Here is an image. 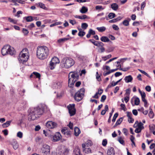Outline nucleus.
Returning <instances> with one entry per match:
<instances>
[{"instance_id": "9d476101", "label": "nucleus", "mask_w": 155, "mask_h": 155, "mask_svg": "<svg viewBox=\"0 0 155 155\" xmlns=\"http://www.w3.org/2000/svg\"><path fill=\"white\" fill-rule=\"evenodd\" d=\"M67 108L68 109L69 112L71 116L74 115L76 112V110L75 108V105L74 104H69Z\"/></svg>"}, {"instance_id": "680f3d73", "label": "nucleus", "mask_w": 155, "mask_h": 155, "mask_svg": "<svg viewBox=\"0 0 155 155\" xmlns=\"http://www.w3.org/2000/svg\"><path fill=\"white\" fill-rule=\"evenodd\" d=\"M69 22L72 25H74L76 23V22L75 20H69Z\"/></svg>"}, {"instance_id": "09e8293b", "label": "nucleus", "mask_w": 155, "mask_h": 155, "mask_svg": "<svg viewBox=\"0 0 155 155\" xmlns=\"http://www.w3.org/2000/svg\"><path fill=\"white\" fill-rule=\"evenodd\" d=\"M89 34L91 35H94L95 34V31L91 29H90L88 31Z\"/></svg>"}, {"instance_id": "ea45409f", "label": "nucleus", "mask_w": 155, "mask_h": 155, "mask_svg": "<svg viewBox=\"0 0 155 155\" xmlns=\"http://www.w3.org/2000/svg\"><path fill=\"white\" fill-rule=\"evenodd\" d=\"M122 23L123 25L125 26H128L129 25V21L127 20H125L123 21Z\"/></svg>"}, {"instance_id": "9b49d317", "label": "nucleus", "mask_w": 155, "mask_h": 155, "mask_svg": "<svg viewBox=\"0 0 155 155\" xmlns=\"http://www.w3.org/2000/svg\"><path fill=\"white\" fill-rule=\"evenodd\" d=\"M46 126L49 129H53L57 127V124L52 121H48L46 123Z\"/></svg>"}, {"instance_id": "de8ad7c7", "label": "nucleus", "mask_w": 155, "mask_h": 155, "mask_svg": "<svg viewBox=\"0 0 155 155\" xmlns=\"http://www.w3.org/2000/svg\"><path fill=\"white\" fill-rule=\"evenodd\" d=\"M97 45H96V46H100L101 47H103L104 45L102 42H101L97 41Z\"/></svg>"}, {"instance_id": "f8f14e48", "label": "nucleus", "mask_w": 155, "mask_h": 155, "mask_svg": "<svg viewBox=\"0 0 155 155\" xmlns=\"http://www.w3.org/2000/svg\"><path fill=\"white\" fill-rule=\"evenodd\" d=\"M61 138V136L60 133L57 132L53 136L52 140L55 142L60 140Z\"/></svg>"}, {"instance_id": "412c9836", "label": "nucleus", "mask_w": 155, "mask_h": 155, "mask_svg": "<svg viewBox=\"0 0 155 155\" xmlns=\"http://www.w3.org/2000/svg\"><path fill=\"white\" fill-rule=\"evenodd\" d=\"M111 8L114 10L116 11L118 8V6L117 4L115 3H113L111 5Z\"/></svg>"}, {"instance_id": "338daca9", "label": "nucleus", "mask_w": 155, "mask_h": 155, "mask_svg": "<svg viewBox=\"0 0 155 155\" xmlns=\"http://www.w3.org/2000/svg\"><path fill=\"white\" fill-rule=\"evenodd\" d=\"M145 89L148 92H150V91L151 90V87L149 86H147L145 87Z\"/></svg>"}, {"instance_id": "6ab92c4d", "label": "nucleus", "mask_w": 155, "mask_h": 155, "mask_svg": "<svg viewBox=\"0 0 155 155\" xmlns=\"http://www.w3.org/2000/svg\"><path fill=\"white\" fill-rule=\"evenodd\" d=\"M74 135L76 136H78L80 133L81 131L79 129L78 127H75L74 129Z\"/></svg>"}, {"instance_id": "c9c22d12", "label": "nucleus", "mask_w": 155, "mask_h": 155, "mask_svg": "<svg viewBox=\"0 0 155 155\" xmlns=\"http://www.w3.org/2000/svg\"><path fill=\"white\" fill-rule=\"evenodd\" d=\"M33 74H34V75H35L36 78H40L41 75L40 73L36 72H33Z\"/></svg>"}, {"instance_id": "3c124183", "label": "nucleus", "mask_w": 155, "mask_h": 155, "mask_svg": "<svg viewBox=\"0 0 155 155\" xmlns=\"http://www.w3.org/2000/svg\"><path fill=\"white\" fill-rule=\"evenodd\" d=\"M106 98V97L105 95H103L101 98V102H104Z\"/></svg>"}, {"instance_id": "e2e57ef3", "label": "nucleus", "mask_w": 155, "mask_h": 155, "mask_svg": "<svg viewBox=\"0 0 155 155\" xmlns=\"http://www.w3.org/2000/svg\"><path fill=\"white\" fill-rule=\"evenodd\" d=\"M127 116L128 118L132 117V114L131 112H127Z\"/></svg>"}, {"instance_id": "864d4df0", "label": "nucleus", "mask_w": 155, "mask_h": 155, "mask_svg": "<svg viewBox=\"0 0 155 155\" xmlns=\"http://www.w3.org/2000/svg\"><path fill=\"white\" fill-rule=\"evenodd\" d=\"M96 78L98 81H100L101 80V78H100V76L98 74V72H96Z\"/></svg>"}, {"instance_id": "c85d7f7f", "label": "nucleus", "mask_w": 155, "mask_h": 155, "mask_svg": "<svg viewBox=\"0 0 155 155\" xmlns=\"http://www.w3.org/2000/svg\"><path fill=\"white\" fill-rule=\"evenodd\" d=\"M97 29L100 32H102L106 30L105 27L103 26L100 27H97Z\"/></svg>"}, {"instance_id": "f704fd0d", "label": "nucleus", "mask_w": 155, "mask_h": 155, "mask_svg": "<svg viewBox=\"0 0 155 155\" xmlns=\"http://www.w3.org/2000/svg\"><path fill=\"white\" fill-rule=\"evenodd\" d=\"M137 125L138 127L137 128H139V129H140L142 130V129L144 128L143 124L142 122H140Z\"/></svg>"}, {"instance_id": "1a4fd4ad", "label": "nucleus", "mask_w": 155, "mask_h": 155, "mask_svg": "<svg viewBox=\"0 0 155 155\" xmlns=\"http://www.w3.org/2000/svg\"><path fill=\"white\" fill-rule=\"evenodd\" d=\"M60 61L59 59L56 57H53L50 62V67L51 70H52L54 68L56 64L59 63Z\"/></svg>"}, {"instance_id": "052dcab7", "label": "nucleus", "mask_w": 155, "mask_h": 155, "mask_svg": "<svg viewBox=\"0 0 155 155\" xmlns=\"http://www.w3.org/2000/svg\"><path fill=\"white\" fill-rule=\"evenodd\" d=\"M8 19L10 22H12L14 24H15L16 23V21L13 19L9 18Z\"/></svg>"}, {"instance_id": "0e129e2a", "label": "nucleus", "mask_w": 155, "mask_h": 155, "mask_svg": "<svg viewBox=\"0 0 155 155\" xmlns=\"http://www.w3.org/2000/svg\"><path fill=\"white\" fill-rule=\"evenodd\" d=\"M146 5V3L145 2H143L141 4V9L143 10L144 7H145Z\"/></svg>"}, {"instance_id": "13d9d810", "label": "nucleus", "mask_w": 155, "mask_h": 155, "mask_svg": "<svg viewBox=\"0 0 155 155\" xmlns=\"http://www.w3.org/2000/svg\"><path fill=\"white\" fill-rule=\"evenodd\" d=\"M80 19H84L88 18L87 16L86 15H84L82 16H80Z\"/></svg>"}, {"instance_id": "c03bdc74", "label": "nucleus", "mask_w": 155, "mask_h": 155, "mask_svg": "<svg viewBox=\"0 0 155 155\" xmlns=\"http://www.w3.org/2000/svg\"><path fill=\"white\" fill-rule=\"evenodd\" d=\"M138 70L140 71L141 73H142V74H144V75H146L149 78H150V76L149 75V74H147V73H146L145 71H143V70H141L139 69H138Z\"/></svg>"}, {"instance_id": "393cba45", "label": "nucleus", "mask_w": 155, "mask_h": 155, "mask_svg": "<svg viewBox=\"0 0 155 155\" xmlns=\"http://www.w3.org/2000/svg\"><path fill=\"white\" fill-rule=\"evenodd\" d=\"M74 152L76 155H80V149L78 147H76L74 150Z\"/></svg>"}, {"instance_id": "49530a36", "label": "nucleus", "mask_w": 155, "mask_h": 155, "mask_svg": "<svg viewBox=\"0 0 155 155\" xmlns=\"http://www.w3.org/2000/svg\"><path fill=\"white\" fill-rule=\"evenodd\" d=\"M111 57V54H109L106 56L102 57V58L104 59V61H105L107 59L110 58Z\"/></svg>"}, {"instance_id": "603ef678", "label": "nucleus", "mask_w": 155, "mask_h": 155, "mask_svg": "<svg viewBox=\"0 0 155 155\" xmlns=\"http://www.w3.org/2000/svg\"><path fill=\"white\" fill-rule=\"evenodd\" d=\"M22 32L25 35H27L29 33L27 29L25 28L23 29Z\"/></svg>"}, {"instance_id": "a211bd4d", "label": "nucleus", "mask_w": 155, "mask_h": 155, "mask_svg": "<svg viewBox=\"0 0 155 155\" xmlns=\"http://www.w3.org/2000/svg\"><path fill=\"white\" fill-rule=\"evenodd\" d=\"M41 107L42 109L41 110H43V113L45 111H47L49 110L47 106L45 104H41Z\"/></svg>"}, {"instance_id": "20e7f679", "label": "nucleus", "mask_w": 155, "mask_h": 155, "mask_svg": "<svg viewBox=\"0 0 155 155\" xmlns=\"http://www.w3.org/2000/svg\"><path fill=\"white\" fill-rule=\"evenodd\" d=\"M29 58V53L28 49L25 48L22 49L19 54L18 59L22 63L26 62Z\"/></svg>"}, {"instance_id": "e433bc0d", "label": "nucleus", "mask_w": 155, "mask_h": 155, "mask_svg": "<svg viewBox=\"0 0 155 155\" xmlns=\"http://www.w3.org/2000/svg\"><path fill=\"white\" fill-rule=\"evenodd\" d=\"M108 16L110 19H112L115 17V14L114 13H110L109 14Z\"/></svg>"}, {"instance_id": "37998d69", "label": "nucleus", "mask_w": 155, "mask_h": 155, "mask_svg": "<svg viewBox=\"0 0 155 155\" xmlns=\"http://www.w3.org/2000/svg\"><path fill=\"white\" fill-rule=\"evenodd\" d=\"M17 136L19 138H21L23 137V134L21 132L19 131L17 133Z\"/></svg>"}, {"instance_id": "c756f323", "label": "nucleus", "mask_w": 155, "mask_h": 155, "mask_svg": "<svg viewBox=\"0 0 155 155\" xmlns=\"http://www.w3.org/2000/svg\"><path fill=\"white\" fill-rule=\"evenodd\" d=\"M69 39V38H64L60 39L58 40V42L59 43H61L64 42L65 41H67Z\"/></svg>"}, {"instance_id": "5fc2aeb1", "label": "nucleus", "mask_w": 155, "mask_h": 155, "mask_svg": "<svg viewBox=\"0 0 155 155\" xmlns=\"http://www.w3.org/2000/svg\"><path fill=\"white\" fill-rule=\"evenodd\" d=\"M121 107V109L123 110L124 111L126 110V107L124 104H121L120 105Z\"/></svg>"}, {"instance_id": "bf43d9fd", "label": "nucleus", "mask_w": 155, "mask_h": 155, "mask_svg": "<svg viewBox=\"0 0 155 155\" xmlns=\"http://www.w3.org/2000/svg\"><path fill=\"white\" fill-rule=\"evenodd\" d=\"M89 41L92 43L94 45H97V41H94L93 39H90Z\"/></svg>"}, {"instance_id": "58836bf2", "label": "nucleus", "mask_w": 155, "mask_h": 155, "mask_svg": "<svg viewBox=\"0 0 155 155\" xmlns=\"http://www.w3.org/2000/svg\"><path fill=\"white\" fill-rule=\"evenodd\" d=\"M26 20L28 22H31L33 20V18L32 16H28L26 18Z\"/></svg>"}, {"instance_id": "2eb2a0df", "label": "nucleus", "mask_w": 155, "mask_h": 155, "mask_svg": "<svg viewBox=\"0 0 155 155\" xmlns=\"http://www.w3.org/2000/svg\"><path fill=\"white\" fill-rule=\"evenodd\" d=\"M115 153L114 149L113 147L109 148L107 151V155H114Z\"/></svg>"}, {"instance_id": "aec40b11", "label": "nucleus", "mask_w": 155, "mask_h": 155, "mask_svg": "<svg viewBox=\"0 0 155 155\" xmlns=\"http://www.w3.org/2000/svg\"><path fill=\"white\" fill-rule=\"evenodd\" d=\"M101 40L103 42H108L110 41L109 39L106 36H102L101 39Z\"/></svg>"}, {"instance_id": "5701e85b", "label": "nucleus", "mask_w": 155, "mask_h": 155, "mask_svg": "<svg viewBox=\"0 0 155 155\" xmlns=\"http://www.w3.org/2000/svg\"><path fill=\"white\" fill-rule=\"evenodd\" d=\"M83 150L86 153H92L91 149L89 148L85 147L83 148Z\"/></svg>"}, {"instance_id": "72a5a7b5", "label": "nucleus", "mask_w": 155, "mask_h": 155, "mask_svg": "<svg viewBox=\"0 0 155 155\" xmlns=\"http://www.w3.org/2000/svg\"><path fill=\"white\" fill-rule=\"evenodd\" d=\"M81 29H79V31L78 33V35L79 36L82 37L85 35V33L84 31H81Z\"/></svg>"}, {"instance_id": "8fccbe9b", "label": "nucleus", "mask_w": 155, "mask_h": 155, "mask_svg": "<svg viewBox=\"0 0 155 155\" xmlns=\"http://www.w3.org/2000/svg\"><path fill=\"white\" fill-rule=\"evenodd\" d=\"M112 26L113 29L115 30L118 31L119 30L118 27L115 25H113Z\"/></svg>"}, {"instance_id": "f03ea898", "label": "nucleus", "mask_w": 155, "mask_h": 155, "mask_svg": "<svg viewBox=\"0 0 155 155\" xmlns=\"http://www.w3.org/2000/svg\"><path fill=\"white\" fill-rule=\"evenodd\" d=\"M68 86L71 87L75 82L78 79L79 74L77 71H71L68 74Z\"/></svg>"}, {"instance_id": "6e6d98bb", "label": "nucleus", "mask_w": 155, "mask_h": 155, "mask_svg": "<svg viewBox=\"0 0 155 155\" xmlns=\"http://www.w3.org/2000/svg\"><path fill=\"white\" fill-rule=\"evenodd\" d=\"M35 26V25L34 23H31L30 25L28 26V28L30 29H31L33 28Z\"/></svg>"}, {"instance_id": "7ed1b4c3", "label": "nucleus", "mask_w": 155, "mask_h": 155, "mask_svg": "<svg viewBox=\"0 0 155 155\" xmlns=\"http://www.w3.org/2000/svg\"><path fill=\"white\" fill-rule=\"evenodd\" d=\"M43 113V110L39 107L32 109L28 116L29 120H34L36 118L37 116L40 115Z\"/></svg>"}, {"instance_id": "4d7b16f0", "label": "nucleus", "mask_w": 155, "mask_h": 155, "mask_svg": "<svg viewBox=\"0 0 155 155\" xmlns=\"http://www.w3.org/2000/svg\"><path fill=\"white\" fill-rule=\"evenodd\" d=\"M107 143V141L106 139L103 140L102 143V144L104 146H105Z\"/></svg>"}, {"instance_id": "4468645a", "label": "nucleus", "mask_w": 155, "mask_h": 155, "mask_svg": "<svg viewBox=\"0 0 155 155\" xmlns=\"http://www.w3.org/2000/svg\"><path fill=\"white\" fill-rule=\"evenodd\" d=\"M62 83L61 81L57 82L54 84V86L55 89H60L62 86Z\"/></svg>"}, {"instance_id": "39448f33", "label": "nucleus", "mask_w": 155, "mask_h": 155, "mask_svg": "<svg viewBox=\"0 0 155 155\" xmlns=\"http://www.w3.org/2000/svg\"><path fill=\"white\" fill-rule=\"evenodd\" d=\"M1 52L3 55L7 54H9L11 55H13L14 54V49L11 48L10 45H5L2 48Z\"/></svg>"}, {"instance_id": "a878e982", "label": "nucleus", "mask_w": 155, "mask_h": 155, "mask_svg": "<svg viewBox=\"0 0 155 155\" xmlns=\"http://www.w3.org/2000/svg\"><path fill=\"white\" fill-rule=\"evenodd\" d=\"M12 145L13 148L15 150L17 149L19 146L18 144L16 141H15L13 142Z\"/></svg>"}, {"instance_id": "69168bd1", "label": "nucleus", "mask_w": 155, "mask_h": 155, "mask_svg": "<svg viewBox=\"0 0 155 155\" xmlns=\"http://www.w3.org/2000/svg\"><path fill=\"white\" fill-rule=\"evenodd\" d=\"M128 121L129 123H131L133 122L134 120L132 117H131L128 118Z\"/></svg>"}, {"instance_id": "6e6552de", "label": "nucleus", "mask_w": 155, "mask_h": 155, "mask_svg": "<svg viewBox=\"0 0 155 155\" xmlns=\"http://www.w3.org/2000/svg\"><path fill=\"white\" fill-rule=\"evenodd\" d=\"M41 153L44 155H49L50 153V147L46 144H43L41 149Z\"/></svg>"}, {"instance_id": "79ce46f5", "label": "nucleus", "mask_w": 155, "mask_h": 155, "mask_svg": "<svg viewBox=\"0 0 155 155\" xmlns=\"http://www.w3.org/2000/svg\"><path fill=\"white\" fill-rule=\"evenodd\" d=\"M118 115V114L117 113H116L114 114V115L113 117V118L112 120V122H114L115 121L116 119L117 118V117Z\"/></svg>"}, {"instance_id": "473e14b6", "label": "nucleus", "mask_w": 155, "mask_h": 155, "mask_svg": "<svg viewBox=\"0 0 155 155\" xmlns=\"http://www.w3.org/2000/svg\"><path fill=\"white\" fill-rule=\"evenodd\" d=\"M38 6H39L41 8L43 9H45L46 8L45 4L39 2L38 4Z\"/></svg>"}, {"instance_id": "f257e3e1", "label": "nucleus", "mask_w": 155, "mask_h": 155, "mask_svg": "<svg viewBox=\"0 0 155 155\" xmlns=\"http://www.w3.org/2000/svg\"><path fill=\"white\" fill-rule=\"evenodd\" d=\"M49 54V50L45 46H39L37 48L36 55L37 58L40 60L46 59Z\"/></svg>"}, {"instance_id": "dca6fc26", "label": "nucleus", "mask_w": 155, "mask_h": 155, "mask_svg": "<svg viewBox=\"0 0 155 155\" xmlns=\"http://www.w3.org/2000/svg\"><path fill=\"white\" fill-rule=\"evenodd\" d=\"M92 145V141L90 140H87L86 142V144H82V147L83 148H84L86 147H88L89 146H91Z\"/></svg>"}, {"instance_id": "7c9ffc66", "label": "nucleus", "mask_w": 155, "mask_h": 155, "mask_svg": "<svg viewBox=\"0 0 155 155\" xmlns=\"http://www.w3.org/2000/svg\"><path fill=\"white\" fill-rule=\"evenodd\" d=\"M149 130L151 132L153 130H155V125L153 124L150 125L149 126Z\"/></svg>"}, {"instance_id": "774afa93", "label": "nucleus", "mask_w": 155, "mask_h": 155, "mask_svg": "<svg viewBox=\"0 0 155 155\" xmlns=\"http://www.w3.org/2000/svg\"><path fill=\"white\" fill-rule=\"evenodd\" d=\"M132 113L135 116H137L138 114V112L137 110L135 109H134L133 110Z\"/></svg>"}, {"instance_id": "0eeeda50", "label": "nucleus", "mask_w": 155, "mask_h": 155, "mask_svg": "<svg viewBox=\"0 0 155 155\" xmlns=\"http://www.w3.org/2000/svg\"><path fill=\"white\" fill-rule=\"evenodd\" d=\"M85 90L84 88L81 89L75 94L74 99L79 101L82 100L84 95Z\"/></svg>"}, {"instance_id": "ddd939ff", "label": "nucleus", "mask_w": 155, "mask_h": 155, "mask_svg": "<svg viewBox=\"0 0 155 155\" xmlns=\"http://www.w3.org/2000/svg\"><path fill=\"white\" fill-rule=\"evenodd\" d=\"M62 133L64 134L67 137H69L71 136V132L67 129H63L61 130Z\"/></svg>"}, {"instance_id": "cd10ccee", "label": "nucleus", "mask_w": 155, "mask_h": 155, "mask_svg": "<svg viewBox=\"0 0 155 155\" xmlns=\"http://www.w3.org/2000/svg\"><path fill=\"white\" fill-rule=\"evenodd\" d=\"M118 141L121 144L123 145H125V143L124 142V139L121 137H119L118 138Z\"/></svg>"}, {"instance_id": "b1692460", "label": "nucleus", "mask_w": 155, "mask_h": 155, "mask_svg": "<svg viewBox=\"0 0 155 155\" xmlns=\"http://www.w3.org/2000/svg\"><path fill=\"white\" fill-rule=\"evenodd\" d=\"M11 122L12 121L11 120L7 121L5 123L2 124V126L4 128L7 127L10 125Z\"/></svg>"}, {"instance_id": "4c0bfd02", "label": "nucleus", "mask_w": 155, "mask_h": 155, "mask_svg": "<svg viewBox=\"0 0 155 155\" xmlns=\"http://www.w3.org/2000/svg\"><path fill=\"white\" fill-rule=\"evenodd\" d=\"M134 103L136 105H137L139 104L140 103V100L138 97H137L135 98Z\"/></svg>"}, {"instance_id": "a19ab883", "label": "nucleus", "mask_w": 155, "mask_h": 155, "mask_svg": "<svg viewBox=\"0 0 155 155\" xmlns=\"http://www.w3.org/2000/svg\"><path fill=\"white\" fill-rule=\"evenodd\" d=\"M88 27V25L86 23H82L81 24V28L84 29H86Z\"/></svg>"}, {"instance_id": "a18cd8bd", "label": "nucleus", "mask_w": 155, "mask_h": 155, "mask_svg": "<svg viewBox=\"0 0 155 155\" xmlns=\"http://www.w3.org/2000/svg\"><path fill=\"white\" fill-rule=\"evenodd\" d=\"M95 8L97 10H102L104 9V8L101 6L97 5L96 6Z\"/></svg>"}, {"instance_id": "bb28decb", "label": "nucleus", "mask_w": 155, "mask_h": 155, "mask_svg": "<svg viewBox=\"0 0 155 155\" xmlns=\"http://www.w3.org/2000/svg\"><path fill=\"white\" fill-rule=\"evenodd\" d=\"M123 119V117H121L118 119L116 122V123L114 126V127H115L119 125L122 121Z\"/></svg>"}, {"instance_id": "4be33fe9", "label": "nucleus", "mask_w": 155, "mask_h": 155, "mask_svg": "<svg viewBox=\"0 0 155 155\" xmlns=\"http://www.w3.org/2000/svg\"><path fill=\"white\" fill-rule=\"evenodd\" d=\"M88 11L87 8L85 7L82 6L80 10V12L82 13H86Z\"/></svg>"}, {"instance_id": "2f4dec72", "label": "nucleus", "mask_w": 155, "mask_h": 155, "mask_svg": "<svg viewBox=\"0 0 155 155\" xmlns=\"http://www.w3.org/2000/svg\"><path fill=\"white\" fill-rule=\"evenodd\" d=\"M148 115L150 118H153V117L154 115L151 109Z\"/></svg>"}, {"instance_id": "423d86ee", "label": "nucleus", "mask_w": 155, "mask_h": 155, "mask_svg": "<svg viewBox=\"0 0 155 155\" xmlns=\"http://www.w3.org/2000/svg\"><path fill=\"white\" fill-rule=\"evenodd\" d=\"M63 62L65 68H69L73 66L75 64L74 61L70 58H64L63 59Z\"/></svg>"}, {"instance_id": "f3484780", "label": "nucleus", "mask_w": 155, "mask_h": 155, "mask_svg": "<svg viewBox=\"0 0 155 155\" xmlns=\"http://www.w3.org/2000/svg\"><path fill=\"white\" fill-rule=\"evenodd\" d=\"M124 80L125 82L127 83H128L131 82L133 80V78L132 77L129 75L128 76H126L125 77Z\"/></svg>"}]
</instances>
